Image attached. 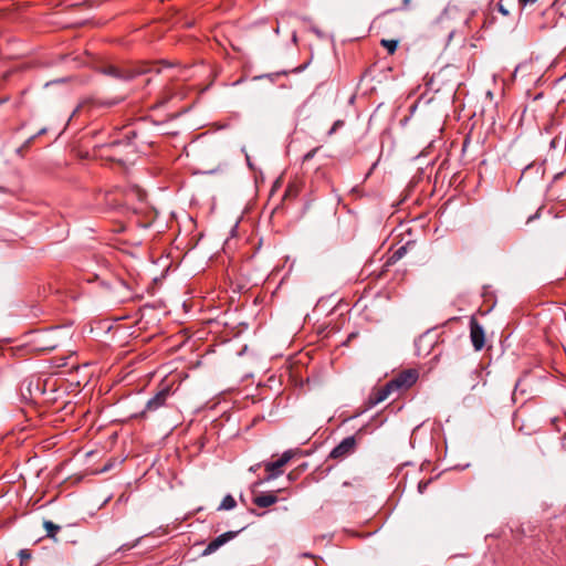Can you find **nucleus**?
Listing matches in <instances>:
<instances>
[{"label":"nucleus","mask_w":566,"mask_h":566,"mask_svg":"<svg viewBox=\"0 0 566 566\" xmlns=\"http://www.w3.org/2000/svg\"><path fill=\"white\" fill-rule=\"evenodd\" d=\"M424 344L428 346H431V344H432V340L430 339V335L428 333L420 336L416 343V345L419 349H421L422 345H424Z\"/></svg>","instance_id":"nucleus-19"},{"label":"nucleus","mask_w":566,"mask_h":566,"mask_svg":"<svg viewBox=\"0 0 566 566\" xmlns=\"http://www.w3.org/2000/svg\"><path fill=\"white\" fill-rule=\"evenodd\" d=\"M411 0H402V6L400 9H408L410 6Z\"/></svg>","instance_id":"nucleus-28"},{"label":"nucleus","mask_w":566,"mask_h":566,"mask_svg":"<svg viewBox=\"0 0 566 566\" xmlns=\"http://www.w3.org/2000/svg\"><path fill=\"white\" fill-rule=\"evenodd\" d=\"M45 132H46L45 128L40 129L36 135H33V136H31L30 138L27 139V142L23 145V147L24 148L29 147L33 143V140L35 139L36 136L43 135V134H45Z\"/></svg>","instance_id":"nucleus-22"},{"label":"nucleus","mask_w":566,"mask_h":566,"mask_svg":"<svg viewBox=\"0 0 566 566\" xmlns=\"http://www.w3.org/2000/svg\"><path fill=\"white\" fill-rule=\"evenodd\" d=\"M380 44L387 49L389 54H394L398 48V41L397 40H385L382 39Z\"/></svg>","instance_id":"nucleus-16"},{"label":"nucleus","mask_w":566,"mask_h":566,"mask_svg":"<svg viewBox=\"0 0 566 566\" xmlns=\"http://www.w3.org/2000/svg\"><path fill=\"white\" fill-rule=\"evenodd\" d=\"M539 210H541V208H539V209H538L534 214L530 216V217L527 218V220H526V223H530V222H531V221H533L534 219L538 218V216H539Z\"/></svg>","instance_id":"nucleus-26"},{"label":"nucleus","mask_w":566,"mask_h":566,"mask_svg":"<svg viewBox=\"0 0 566 566\" xmlns=\"http://www.w3.org/2000/svg\"><path fill=\"white\" fill-rule=\"evenodd\" d=\"M526 67V64H520L516 66L514 74L516 75L518 72L523 71Z\"/></svg>","instance_id":"nucleus-27"},{"label":"nucleus","mask_w":566,"mask_h":566,"mask_svg":"<svg viewBox=\"0 0 566 566\" xmlns=\"http://www.w3.org/2000/svg\"><path fill=\"white\" fill-rule=\"evenodd\" d=\"M108 289L114 301L118 303H125L128 301L135 300L132 287L128 283L122 279H114L111 283H108Z\"/></svg>","instance_id":"nucleus-5"},{"label":"nucleus","mask_w":566,"mask_h":566,"mask_svg":"<svg viewBox=\"0 0 566 566\" xmlns=\"http://www.w3.org/2000/svg\"><path fill=\"white\" fill-rule=\"evenodd\" d=\"M297 452L298 449H290L284 451L283 454L276 461L265 462L264 469L268 475L264 478L263 481H271L280 476L283 473V467L286 465L295 457Z\"/></svg>","instance_id":"nucleus-4"},{"label":"nucleus","mask_w":566,"mask_h":566,"mask_svg":"<svg viewBox=\"0 0 566 566\" xmlns=\"http://www.w3.org/2000/svg\"><path fill=\"white\" fill-rule=\"evenodd\" d=\"M365 428H360L354 436L343 439L329 453V458L334 460H344L353 454L357 448L358 441L361 440Z\"/></svg>","instance_id":"nucleus-3"},{"label":"nucleus","mask_w":566,"mask_h":566,"mask_svg":"<svg viewBox=\"0 0 566 566\" xmlns=\"http://www.w3.org/2000/svg\"><path fill=\"white\" fill-rule=\"evenodd\" d=\"M319 147H315L313 149H311L310 151H307L304 157H303V161H308L311 160L315 154L318 151Z\"/></svg>","instance_id":"nucleus-23"},{"label":"nucleus","mask_w":566,"mask_h":566,"mask_svg":"<svg viewBox=\"0 0 566 566\" xmlns=\"http://www.w3.org/2000/svg\"><path fill=\"white\" fill-rule=\"evenodd\" d=\"M470 338L475 350H481L484 347V329L475 317H471L470 319Z\"/></svg>","instance_id":"nucleus-9"},{"label":"nucleus","mask_w":566,"mask_h":566,"mask_svg":"<svg viewBox=\"0 0 566 566\" xmlns=\"http://www.w3.org/2000/svg\"><path fill=\"white\" fill-rule=\"evenodd\" d=\"M59 331V327L52 328L51 332L40 333L33 339V344L38 350L41 352H51L60 346L59 339L55 337V333Z\"/></svg>","instance_id":"nucleus-7"},{"label":"nucleus","mask_w":566,"mask_h":566,"mask_svg":"<svg viewBox=\"0 0 566 566\" xmlns=\"http://www.w3.org/2000/svg\"><path fill=\"white\" fill-rule=\"evenodd\" d=\"M277 496L273 492L259 493L254 495L253 503L262 509L269 507L277 502Z\"/></svg>","instance_id":"nucleus-12"},{"label":"nucleus","mask_w":566,"mask_h":566,"mask_svg":"<svg viewBox=\"0 0 566 566\" xmlns=\"http://www.w3.org/2000/svg\"><path fill=\"white\" fill-rule=\"evenodd\" d=\"M514 0H499L497 9L503 15L510 14V6L513 4Z\"/></svg>","instance_id":"nucleus-15"},{"label":"nucleus","mask_w":566,"mask_h":566,"mask_svg":"<svg viewBox=\"0 0 566 566\" xmlns=\"http://www.w3.org/2000/svg\"><path fill=\"white\" fill-rule=\"evenodd\" d=\"M289 479L292 480L294 479V475H292V473L289 474Z\"/></svg>","instance_id":"nucleus-29"},{"label":"nucleus","mask_w":566,"mask_h":566,"mask_svg":"<svg viewBox=\"0 0 566 566\" xmlns=\"http://www.w3.org/2000/svg\"><path fill=\"white\" fill-rule=\"evenodd\" d=\"M418 379V373L415 369H408L399 373L396 377L388 381L395 391L406 390L410 388Z\"/></svg>","instance_id":"nucleus-6"},{"label":"nucleus","mask_w":566,"mask_h":566,"mask_svg":"<svg viewBox=\"0 0 566 566\" xmlns=\"http://www.w3.org/2000/svg\"><path fill=\"white\" fill-rule=\"evenodd\" d=\"M43 526L46 531V537L55 538L56 534L61 530V527L54 524L52 521H44Z\"/></svg>","instance_id":"nucleus-14"},{"label":"nucleus","mask_w":566,"mask_h":566,"mask_svg":"<svg viewBox=\"0 0 566 566\" xmlns=\"http://www.w3.org/2000/svg\"><path fill=\"white\" fill-rule=\"evenodd\" d=\"M237 505V502L234 500V497L230 494L226 495L222 500V502L220 503L219 507H218V511H229V510H232L234 509Z\"/></svg>","instance_id":"nucleus-13"},{"label":"nucleus","mask_w":566,"mask_h":566,"mask_svg":"<svg viewBox=\"0 0 566 566\" xmlns=\"http://www.w3.org/2000/svg\"><path fill=\"white\" fill-rule=\"evenodd\" d=\"M114 195H115V191H108L105 193V200L109 208H115L120 205L119 200H117L116 198H113Z\"/></svg>","instance_id":"nucleus-17"},{"label":"nucleus","mask_w":566,"mask_h":566,"mask_svg":"<svg viewBox=\"0 0 566 566\" xmlns=\"http://www.w3.org/2000/svg\"><path fill=\"white\" fill-rule=\"evenodd\" d=\"M407 249L406 247H400L398 250H396L392 255L390 256L389 261L390 262H396L398 260H400L405 253H406Z\"/></svg>","instance_id":"nucleus-18"},{"label":"nucleus","mask_w":566,"mask_h":566,"mask_svg":"<svg viewBox=\"0 0 566 566\" xmlns=\"http://www.w3.org/2000/svg\"><path fill=\"white\" fill-rule=\"evenodd\" d=\"M175 390L172 389L171 384L161 382L155 392V395L149 398L144 407V409L133 415L132 417L135 419H147L151 415L156 413L160 409L168 406V400L174 396Z\"/></svg>","instance_id":"nucleus-2"},{"label":"nucleus","mask_w":566,"mask_h":566,"mask_svg":"<svg viewBox=\"0 0 566 566\" xmlns=\"http://www.w3.org/2000/svg\"><path fill=\"white\" fill-rule=\"evenodd\" d=\"M19 557H20L21 564H24L25 562L30 560L31 552L29 549H21L19 552Z\"/></svg>","instance_id":"nucleus-20"},{"label":"nucleus","mask_w":566,"mask_h":566,"mask_svg":"<svg viewBox=\"0 0 566 566\" xmlns=\"http://www.w3.org/2000/svg\"><path fill=\"white\" fill-rule=\"evenodd\" d=\"M239 532H235V531H229V532H226L221 535H219L218 537L213 538L208 545L207 547L205 548L202 555L203 556H207V555H210L212 553H214L216 551H218L221 546H223L224 544H227L228 542H230L231 539H233L237 535H238Z\"/></svg>","instance_id":"nucleus-11"},{"label":"nucleus","mask_w":566,"mask_h":566,"mask_svg":"<svg viewBox=\"0 0 566 566\" xmlns=\"http://www.w3.org/2000/svg\"><path fill=\"white\" fill-rule=\"evenodd\" d=\"M517 1H518L520 7H526L527 4L535 3L537 0H517Z\"/></svg>","instance_id":"nucleus-25"},{"label":"nucleus","mask_w":566,"mask_h":566,"mask_svg":"<svg viewBox=\"0 0 566 566\" xmlns=\"http://www.w3.org/2000/svg\"><path fill=\"white\" fill-rule=\"evenodd\" d=\"M430 483H431V480L420 481L418 484L419 492L423 493Z\"/></svg>","instance_id":"nucleus-24"},{"label":"nucleus","mask_w":566,"mask_h":566,"mask_svg":"<svg viewBox=\"0 0 566 566\" xmlns=\"http://www.w3.org/2000/svg\"><path fill=\"white\" fill-rule=\"evenodd\" d=\"M394 390L389 386L388 382H386L384 386L379 388H375L368 396V399L366 401V405L368 408H373L376 405L382 402L385 399L389 397L390 394H392Z\"/></svg>","instance_id":"nucleus-10"},{"label":"nucleus","mask_w":566,"mask_h":566,"mask_svg":"<svg viewBox=\"0 0 566 566\" xmlns=\"http://www.w3.org/2000/svg\"><path fill=\"white\" fill-rule=\"evenodd\" d=\"M343 126H344V120L337 119L336 122H334V124L331 127V129L328 130L327 135L332 136L338 128H340Z\"/></svg>","instance_id":"nucleus-21"},{"label":"nucleus","mask_w":566,"mask_h":566,"mask_svg":"<svg viewBox=\"0 0 566 566\" xmlns=\"http://www.w3.org/2000/svg\"><path fill=\"white\" fill-rule=\"evenodd\" d=\"M101 72L104 75H107L109 77H113V78L119 80V81L132 80L137 74L135 71H133L130 69H127V67H124V66H120V65H116V64L104 65L101 69Z\"/></svg>","instance_id":"nucleus-8"},{"label":"nucleus","mask_w":566,"mask_h":566,"mask_svg":"<svg viewBox=\"0 0 566 566\" xmlns=\"http://www.w3.org/2000/svg\"><path fill=\"white\" fill-rule=\"evenodd\" d=\"M130 134L135 135L133 132H127L124 139H116L109 144L98 146L99 156L125 165L129 160V155L135 153V147L129 138Z\"/></svg>","instance_id":"nucleus-1"}]
</instances>
